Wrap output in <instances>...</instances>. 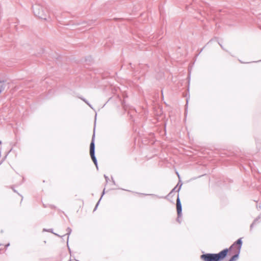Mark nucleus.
Returning a JSON list of instances; mask_svg holds the SVG:
<instances>
[{
  "label": "nucleus",
  "instance_id": "f257e3e1",
  "mask_svg": "<svg viewBox=\"0 0 261 261\" xmlns=\"http://www.w3.org/2000/svg\"><path fill=\"white\" fill-rule=\"evenodd\" d=\"M228 252V249H225L218 253H206L201 255V259L204 261H220L224 259Z\"/></svg>",
  "mask_w": 261,
  "mask_h": 261
},
{
  "label": "nucleus",
  "instance_id": "f03ea898",
  "mask_svg": "<svg viewBox=\"0 0 261 261\" xmlns=\"http://www.w3.org/2000/svg\"><path fill=\"white\" fill-rule=\"evenodd\" d=\"M32 9L34 15L40 19L46 20L49 16V12L45 6L36 4L32 6Z\"/></svg>",
  "mask_w": 261,
  "mask_h": 261
},
{
  "label": "nucleus",
  "instance_id": "7ed1b4c3",
  "mask_svg": "<svg viewBox=\"0 0 261 261\" xmlns=\"http://www.w3.org/2000/svg\"><path fill=\"white\" fill-rule=\"evenodd\" d=\"M242 245V239H239L235 242L228 249V251H232L235 254L233 255L228 261H236L239 258V254L240 253L241 247Z\"/></svg>",
  "mask_w": 261,
  "mask_h": 261
},
{
  "label": "nucleus",
  "instance_id": "20e7f679",
  "mask_svg": "<svg viewBox=\"0 0 261 261\" xmlns=\"http://www.w3.org/2000/svg\"><path fill=\"white\" fill-rule=\"evenodd\" d=\"M94 137L95 134L94 133L92 136V139L91 140V142L90 145V154L91 157L92 161H93L94 164L97 167V162L96 158L95 156V144H94Z\"/></svg>",
  "mask_w": 261,
  "mask_h": 261
},
{
  "label": "nucleus",
  "instance_id": "39448f33",
  "mask_svg": "<svg viewBox=\"0 0 261 261\" xmlns=\"http://www.w3.org/2000/svg\"><path fill=\"white\" fill-rule=\"evenodd\" d=\"M176 208H177V216H178V218H180L181 216V211H182V207L181 204L179 199V197L178 196L176 200Z\"/></svg>",
  "mask_w": 261,
  "mask_h": 261
},
{
  "label": "nucleus",
  "instance_id": "423d86ee",
  "mask_svg": "<svg viewBox=\"0 0 261 261\" xmlns=\"http://www.w3.org/2000/svg\"><path fill=\"white\" fill-rule=\"evenodd\" d=\"M181 185H182V184H181V185H180L178 189H177V185L176 187H175L172 189V190L171 191L170 193H172V192H174V191L178 192V191L180 190V188H181Z\"/></svg>",
  "mask_w": 261,
  "mask_h": 261
},
{
  "label": "nucleus",
  "instance_id": "0eeeda50",
  "mask_svg": "<svg viewBox=\"0 0 261 261\" xmlns=\"http://www.w3.org/2000/svg\"><path fill=\"white\" fill-rule=\"evenodd\" d=\"M67 233L66 234L69 236L70 234V233L71 232V229L70 228H69V227H68L67 228Z\"/></svg>",
  "mask_w": 261,
  "mask_h": 261
},
{
  "label": "nucleus",
  "instance_id": "6e6552de",
  "mask_svg": "<svg viewBox=\"0 0 261 261\" xmlns=\"http://www.w3.org/2000/svg\"><path fill=\"white\" fill-rule=\"evenodd\" d=\"M257 219H255V220L254 221V222H253L251 224V225H250V229H252V227H253V225L255 224V223H256V222L257 221Z\"/></svg>",
  "mask_w": 261,
  "mask_h": 261
},
{
  "label": "nucleus",
  "instance_id": "1a4fd4ad",
  "mask_svg": "<svg viewBox=\"0 0 261 261\" xmlns=\"http://www.w3.org/2000/svg\"><path fill=\"white\" fill-rule=\"evenodd\" d=\"M43 231H48V232H51V233H54L53 232V229H49L48 230H46V229H44Z\"/></svg>",
  "mask_w": 261,
  "mask_h": 261
},
{
  "label": "nucleus",
  "instance_id": "9d476101",
  "mask_svg": "<svg viewBox=\"0 0 261 261\" xmlns=\"http://www.w3.org/2000/svg\"><path fill=\"white\" fill-rule=\"evenodd\" d=\"M104 177L106 179V182H107L108 181V179H109V177L107 176H106V175H104Z\"/></svg>",
  "mask_w": 261,
  "mask_h": 261
},
{
  "label": "nucleus",
  "instance_id": "9b49d317",
  "mask_svg": "<svg viewBox=\"0 0 261 261\" xmlns=\"http://www.w3.org/2000/svg\"><path fill=\"white\" fill-rule=\"evenodd\" d=\"M99 201H100V200L98 201V202H97V204L96 205V206H95V207L94 211H95V209L97 208V206H98V203H99Z\"/></svg>",
  "mask_w": 261,
  "mask_h": 261
},
{
  "label": "nucleus",
  "instance_id": "f8f14e48",
  "mask_svg": "<svg viewBox=\"0 0 261 261\" xmlns=\"http://www.w3.org/2000/svg\"><path fill=\"white\" fill-rule=\"evenodd\" d=\"M177 221L179 223H180L179 218H178V216H177Z\"/></svg>",
  "mask_w": 261,
  "mask_h": 261
},
{
  "label": "nucleus",
  "instance_id": "ddd939ff",
  "mask_svg": "<svg viewBox=\"0 0 261 261\" xmlns=\"http://www.w3.org/2000/svg\"><path fill=\"white\" fill-rule=\"evenodd\" d=\"M81 99H82L84 102H85L86 103L87 102V100L85 99V98H81Z\"/></svg>",
  "mask_w": 261,
  "mask_h": 261
},
{
  "label": "nucleus",
  "instance_id": "4468645a",
  "mask_svg": "<svg viewBox=\"0 0 261 261\" xmlns=\"http://www.w3.org/2000/svg\"><path fill=\"white\" fill-rule=\"evenodd\" d=\"M86 103L91 108V106L89 103L88 101H87Z\"/></svg>",
  "mask_w": 261,
  "mask_h": 261
},
{
  "label": "nucleus",
  "instance_id": "2eb2a0df",
  "mask_svg": "<svg viewBox=\"0 0 261 261\" xmlns=\"http://www.w3.org/2000/svg\"><path fill=\"white\" fill-rule=\"evenodd\" d=\"M176 174H177V176H178V178H180V176H179V175L178 173V172H176Z\"/></svg>",
  "mask_w": 261,
  "mask_h": 261
},
{
  "label": "nucleus",
  "instance_id": "dca6fc26",
  "mask_svg": "<svg viewBox=\"0 0 261 261\" xmlns=\"http://www.w3.org/2000/svg\"><path fill=\"white\" fill-rule=\"evenodd\" d=\"M104 193H105V189L103 190V193H102V195H103L104 194ZM102 196H101V197H102Z\"/></svg>",
  "mask_w": 261,
  "mask_h": 261
},
{
  "label": "nucleus",
  "instance_id": "f3484780",
  "mask_svg": "<svg viewBox=\"0 0 261 261\" xmlns=\"http://www.w3.org/2000/svg\"><path fill=\"white\" fill-rule=\"evenodd\" d=\"M54 234H55V235H56V236H58V237H60V236H59V234H56V233H54Z\"/></svg>",
  "mask_w": 261,
  "mask_h": 261
},
{
  "label": "nucleus",
  "instance_id": "a211bd4d",
  "mask_svg": "<svg viewBox=\"0 0 261 261\" xmlns=\"http://www.w3.org/2000/svg\"><path fill=\"white\" fill-rule=\"evenodd\" d=\"M220 44V45L221 46V47L222 48H223L222 45L221 44Z\"/></svg>",
  "mask_w": 261,
  "mask_h": 261
},
{
  "label": "nucleus",
  "instance_id": "6ab92c4d",
  "mask_svg": "<svg viewBox=\"0 0 261 261\" xmlns=\"http://www.w3.org/2000/svg\"><path fill=\"white\" fill-rule=\"evenodd\" d=\"M9 245V244H7V245H6V247H8Z\"/></svg>",
  "mask_w": 261,
  "mask_h": 261
},
{
  "label": "nucleus",
  "instance_id": "aec40b11",
  "mask_svg": "<svg viewBox=\"0 0 261 261\" xmlns=\"http://www.w3.org/2000/svg\"><path fill=\"white\" fill-rule=\"evenodd\" d=\"M2 162H0V165L2 164Z\"/></svg>",
  "mask_w": 261,
  "mask_h": 261
}]
</instances>
